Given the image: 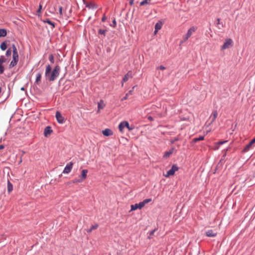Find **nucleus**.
Here are the masks:
<instances>
[{"mask_svg": "<svg viewBox=\"0 0 255 255\" xmlns=\"http://www.w3.org/2000/svg\"><path fill=\"white\" fill-rule=\"evenodd\" d=\"M11 50H10V49H8L6 52V55L7 56H9L11 55Z\"/></svg>", "mask_w": 255, "mask_h": 255, "instance_id": "35", "label": "nucleus"}, {"mask_svg": "<svg viewBox=\"0 0 255 255\" xmlns=\"http://www.w3.org/2000/svg\"><path fill=\"white\" fill-rule=\"evenodd\" d=\"M86 6L87 7L90 9H95L97 7V5L95 3L92 2L87 3Z\"/></svg>", "mask_w": 255, "mask_h": 255, "instance_id": "20", "label": "nucleus"}, {"mask_svg": "<svg viewBox=\"0 0 255 255\" xmlns=\"http://www.w3.org/2000/svg\"><path fill=\"white\" fill-rule=\"evenodd\" d=\"M13 60L11 61L10 64V66L14 67L17 64L18 61V56L12 55Z\"/></svg>", "mask_w": 255, "mask_h": 255, "instance_id": "13", "label": "nucleus"}, {"mask_svg": "<svg viewBox=\"0 0 255 255\" xmlns=\"http://www.w3.org/2000/svg\"><path fill=\"white\" fill-rule=\"evenodd\" d=\"M42 21L44 23H47L49 25L51 26V29H53L55 27V24L54 22H52L49 19L46 18L44 20H43Z\"/></svg>", "mask_w": 255, "mask_h": 255, "instance_id": "19", "label": "nucleus"}, {"mask_svg": "<svg viewBox=\"0 0 255 255\" xmlns=\"http://www.w3.org/2000/svg\"><path fill=\"white\" fill-rule=\"evenodd\" d=\"M218 24H219L220 23V19L219 18H218Z\"/></svg>", "mask_w": 255, "mask_h": 255, "instance_id": "46", "label": "nucleus"}, {"mask_svg": "<svg viewBox=\"0 0 255 255\" xmlns=\"http://www.w3.org/2000/svg\"><path fill=\"white\" fill-rule=\"evenodd\" d=\"M206 235L209 237H214L217 235V233L212 230H209L206 232Z\"/></svg>", "mask_w": 255, "mask_h": 255, "instance_id": "16", "label": "nucleus"}, {"mask_svg": "<svg viewBox=\"0 0 255 255\" xmlns=\"http://www.w3.org/2000/svg\"><path fill=\"white\" fill-rule=\"evenodd\" d=\"M196 27L195 26L191 27L187 31L186 34L183 37V40L181 42L183 43L187 41L188 38L192 35L193 32L196 30Z\"/></svg>", "mask_w": 255, "mask_h": 255, "instance_id": "4", "label": "nucleus"}, {"mask_svg": "<svg viewBox=\"0 0 255 255\" xmlns=\"http://www.w3.org/2000/svg\"><path fill=\"white\" fill-rule=\"evenodd\" d=\"M178 170V167L176 165H173L171 168L167 171L166 175H164L165 177H169L171 175H173L175 172V171Z\"/></svg>", "mask_w": 255, "mask_h": 255, "instance_id": "7", "label": "nucleus"}, {"mask_svg": "<svg viewBox=\"0 0 255 255\" xmlns=\"http://www.w3.org/2000/svg\"><path fill=\"white\" fill-rule=\"evenodd\" d=\"M82 182V181L79 178V179H75L72 181V183H80Z\"/></svg>", "mask_w": 255, "mask_h": 255, "instance_id": "34", "label": "nucleus"}, {"mask_svg": "<svg viewBox=\"0 0 255 255\" xmlns=\"http://www.w3.org/2000/svg\"><path fill=\"white\" fill-rule=\"evenodd\" d=\"M52 132H53V130L50 126L46 127L45 128L44 131V136L46 137H48L52 133Z\"/></svg>", "mask_w": 255, "mask_h": 255, "instance_id": "11", "label": "nucleus"}, {"mask_svg": "<svg viewBox=\"0 0 255 255\" xmlns=\"http://www.w3.org/2000/svg\"><path fill=\"white\" fill-rule=\"evenodd\" d=\"M128 94H126L125 96L122 99V101L126 100L128 99Z\"/></svg>", "mask_w": 255, "mask_h": 255, "instance_id": "38", "label": "nucleus"}, {"mask_svg": "<svg viewBox=\"0 0 255 255\" xmlns=\"http://www.w3.org/2000/svg\"><path fill=\"white\" fill-rule=\"evenodd\" d=\"M102 133L103 134L105 135V136H110V135H111L113 134V131H112V130H111L109 128H106L105 129V130H103L102 131Z\"/></svg>", "mask_w": 255, "mask_h": 255, "instance_id": "18", "label": "nucleus"}, {"mask_svg": "<svg viewBox=\"0 0 255 255\" xmlns=\"http://www.w3.org/2000/svg\"><path fill=\"white\" fill-rule=\"evenodd\" d=\"M218 116V112L217 111H214L210 116V119H211V123L209 125L212 124L216 120L217 117Z\"/></svg>", "mask_w": 255, "mask_h": 255, "instance_id": "17", "label": "nucleus"}, {"mask_svg": "<svg viewBox=\"0 0 255 255\" xmlns=\"http://www.w3.org/2000/svg\"><path fill=\"white\" fill-rule=\"evenodd\" d=\"M21 90H24V88H21Z\"/></svg>", "mask_w": 255, "mask_h": 255, "instance_id": "48", "label": "nucleus"}, {"mask_svg": "<svg viewBox=\"0 0 255 255\" xmlns=\"http://www.w3.org/2000/svg\"><path fill=\"white\" fill-rule=\"evenodd\" d=\"M151 201V199H146L144 200L142 202H140L138 204H135L134 205H131V210L133 211L137 209H142L146 204L150 202Z\"/></svg>", "mask_w": 255, "mask_h": 255, "instance_id": "2", "label": "nucleus"}, {"mask_svg": "<svg viewBox=\"0 0 255 255\" xmlns=\"http://www.w3.org/2000/svg\"><path fill=\"white\" fill-rule=\"evenodd\" d=\"M1 88L0 87V93L1 92Z\"/></svg>", "mask_w": 255, "mask_h": 255, "instance_id": "51", "label": "nucleus"}, {"mask_svg": "<svg viewBox=\"0 0 255 255\" xmlns=\"http://www.w3.org/2000/svg\"><path fill=\"white\" fill-rule=\"evenodd\" d=\"M13 190V185L9 181L7 182V191L10 193Z\"/></svg>", "mask_w": 255, "mask_h": 255, "instance_id": "22", "label": "nucleus"}, {"mask_svg": "<svg viewBox=\"0 0 255 255\" xmlns=\"http://www.w3.org/2000/svg\"><path fill=\"white\" fill-rule=\"evenodd\" d=\"M172 154V151L171 150H169L168 151H167V152H165L164 155H163V157L164 158H168L169 157L171 154Z\"/></svg>", "mask_w": 255, "mask_h": 255, "instance_id": "26", "label": "nucleus"}, {"mask_svg": "<svg viewBox=\"0 0 255 255\" xmlns=\"http://www.w3.org/2000/svg\"><path fill=\"white\" fill-rule=\"evenodd\" d=\"M59 11L60 15L61 16H62V14H63L62 13V7L61 6L59 7Z\"/></svg>", "mask_w": 255, "mask_h": 255, "instance_id": "37", "label": "nucleus"}, {"mask_svg": "<svg viewBox=\"0 0 255 255\" xmlns=\"http://www.w3.org/2000/svg\"><path fill=\"white\" fill-rule=\"evenodd\" d=\"M204 138V136H200L198 138H194L193 139V142H196L198 141H200V140H203Z\"/></svg>", "mask_w": 255, "mask_h": 255, "instance_id": "27", "label": "nucleus"}, {"mask_svg": "<svg viewBox=\"0 0 255 255\" xmlns=\"http://www.w3.org/2000/svg\"><path fill=\"white\" fill-rule=\"evenodd\" d=\"M1 49L3 51L5 50L7 48V44L5 42H3L0 45Z\"/></svg>", "mask_w": 255, "mask_h": 255, "instance_id": "25", "label": "nucleus"}, {"mask_svg": "<svg viewBox=\"0 0 255 255\" xmlns=\"http://www.w3.org/2000/svg\"><path fill=\"white\" fill-rule=\"evenodd\" d=\"M116 19H114L113 21V25H112V26H113L114 27H115L116 26Z\"/></svg>", "mask_w": 255, "mask_h": 255, "instance_id": "39", "label": "nucleus"}, {"mask_svg": "<svg viewBox=\"0 0 255 255\" xmlns=\"http://www.w3.org/2000/svg\"><path fill=\"white\" fill-rule=\"evenodd\" d=\"M227 141H228L227 140H224V141H219L218 142L216 143V146L215 148L216 149H218L219 148V145L223 144L227 142Z\"/></svg>", "mask_w": 255, "mask_h": 255, "instance_id": "28", "label": "nucleus"}, {"mask_svg": "<svg viewBox=\"0 0 255 255\" xmlns=\"http://www.w3.org/2000/svg\"><path fill=\"white\" fill-rule=\"evenodd\" d=\"M106 31L107 30L100 29L98 30V33L101 35H103L104 36H105Z\"/></svg>", "mask_w": 255, "mask_h": 255, "instance_id": "30", "label": "nucleus"}, {"mask_svg": "<svg viewBox=\"0 0 255 255\" xmlns=\"http://www.w3.org/2000/svg\"><path fill=\"white\" fill-rule=\"evenodd\" d=\"M159 68L161 70H164L165 69V67L163 66V65H160L159 67Z\"/></svg>", "mask_w": 255, "mask_h": 255, "instance_id": "40", "label": "nucleus"}, {"mask_svg": "<svg viewBox=\"0 0 255 255\" xmlns=\"http://www.w3.org/2000/svg\"><path fill=\"white\" fill-rule=\"evenodd\" d=\"M49 60L52 63H54V58L52 54H50L49 56Z\"/></svg>", "mask_w": 255, "mask_h": 255, "instance_id": "32", "label": "nucleus"}, {"mask_svg": "<svg viewBox=\"0 0 255 255\" xmlns=\"http://www.w3.org/2000/svg\"><path fill=\"white\" fill-rule=\"evenodd\" d=\"M60 72V67L59 65H56L51 72V67L50 65L46 67L45 76L49 81H54L59 76Z\"/></svg>", "mask_w": 255, "mask_h": 255, "instance_id": "1", "label": "nucleus"}, {"mask_svg": "<svg viewBox=\"0 0 255 255\" xmlns=\"http://www.w3.org/2000/svg\"><path fill=\"white\" fill-rule=\"evenodd\" d=\"M255 137L244 148L243 152H247L255 146Z\"/></svg>", "mask_w": 255, "mask_h": 255, "instance_id": "6", "label": "nucleus"}, {"mask_svg": "<svg viewBox=\"0 0 255 255\" xmlns=\"http://www.w3.org/2000/svg\"><path fill=\"white\" fill-rule=\"evenodd\" d=\"M57 122L59 124H63L64 121V118L62 116L61 113L59 111H57L55 115Z\"/></svg>", "mask_w": 255, "mask_h": 255, "instance_id": "8", "label": "nucleus"}, {"mask_svg": "<svg viewBox=\"0 0 255 255\" xmlns=\"http://www.w3.org/2000/svg\"><path fill=\"white\" fill-rule=\"evenodd\" d=\"M12 50L17 49L16 46H15V45L14 44H12Z\"/></svg>", "mask_w": 255, "mask_h": 255, "instance_id": "42", "label": "nucleus"}, {"mask_svg": "<svg viewBox=\"0 0 255 255\" xmlns=\"http://www.w3.org/2000/svg\"><path fill=\"white\" fill-rule=\"evenodd\" d=\"M107 19V17L105 15H104L103 17H102V21H105Z\"/></svg>", "mask_w": 255, "mask_h": 255, "instance_id": "41", "label": "nucleus"}, {"mask_svg": "<svg viewBox=\"0 0 255 255\" xmlns=\"http://www.w3.org/2000/svg\"><path fill=\"white\" fill-rule=\"evenodd\" d=\"M150 1H151V0H143L140 2V5H144L145 4H148L150 3Z\"/></svg>", "mask_w": 255, "mask_h": 255, "instance_id": "29", "label": "nucleus"}, {"mask_svg": "<svg viewBox=\"0 0 255 255\" xmlns=\"http://www.w3.org/2000/svg\"><path fill=\"white\" fill-rule=\"evenodd\" d=\"M125 127L127 128L129 130H131L133 128H131L129 127V124L128 122L124 121L121 123L119 126V130L121 132H123V129Z\"/></svg>", "mask_w": 255, "mask_h": 255, "instance_id": "5", "label": "nucleus"}, {"mask_svg": "<svg viewBox=\"0 0 255 255\" xmlns=\"http://www.w3.org/2000/svg\"><path fill=\"white\" fill-rule=\"evenodd\" d=\"M22 161V160L21 159L20 161H19V163H21Z\"/></svg>", "mask_w": 255, "mask_h": 255, "instance_id": "50", "label": "nucleus"}, {"mask_svg": "<svg viewBox=\"0 0 255 255\" xmlns=\"http://www.w3.org/2000/svg\"><path fill=\"white\" fill-rule=\"evenodd\" d=\"M130 4H132V1H130Z\"/></svg>", "mask_w": 255, "mask_h": 255, "instance_id": "49", "label": "nucleus"}, {"mask_svg": "<svg viewBox=\"0 0 255 255\" xmlns=\"http://www.w3.org/2000/svg\"><path fill=\"white\" fill-rule=\"evenodd\" d=\"M154 231H155V230H153L152 232H151V233H150V235H153Z\"/></svg>", "mask_w": 255, "mask_h": 255, "instance_id": "45", "label": "nucleus"}, {"mask_svg": "<svg viewBox=\"0 0 255 255\" xmlns=\"http://www.w3.org/2000/svg\"><path fill=\"white\" fill-rule=\"evenodd\" d=\"M161 28V25L158 24L156 23L155 25V31L154 33L156 34V32L158 31V30L160 29Z\"/></svg>", "mask_w": 255, "mask_h": 255, "instance_id": "31", "label": "nucleus"}, {"mask_svg": "<svg viewBox=\"0 0 255 255\" xmlns=\"http://www.w3.org/2000/svg\"><path fill=\"white\" fill-rule=\"evenodd\" d=\"M105 106V104H104V102L103 100H101L98 104V111L97 113H99L100 112V110L103 109Z\"/></svg>", "mask_w": 255, "mask_h": 255, "instance_id": "15", "label": "nucleus"}, {"mask_svg": "<svg viewBox=\"0 0 255 255\" xmlns=\"http://www.w3.org/2000/svg\"><path fill=\"white\" fill-rule=\"evenodd\" d=\"M41 9H42V4L41 3H40V4L39 5V8L37 11V13H38V15L39 14V13H41Z\"/></svg>", "mask_w": 255, "mask_h": 255, "instance_id": "33", "label": "nucleus"}, {"mask_svg": "<svg viewBox=\"0 0 255 255\" xmlns=\"http://www.w3.org/2000/svg\"><path fill=\"white\" fill-rule=\"evenodd\" d=\"M88 170L87 169H83L82 171V174L79 176V179L83 182L86 178H87V174L88 173Z\"/></svg>", "mask_w": 255, "mask_h": 255, "instance_id": "12", "label": "nucleus"}, {"mask_svg": "<svg viewBox=\"0 0 255 255\" xmlns=\"http://www.w3.org/2000/svg\"><path fill=\"white\" fill-rule=\"evenodd\" d=\"M41 74L40 73H38L36 74V79H35V83L39 85L40 84V81H41Z\"/></svg>", "mask_w": 255, "mask_h": 255, "instance_id": "21", "label": "nucleus"}, {"mask_svg": "<svg viewBox=\"0 0 255 255\" xmlns=\"http://www.w3.org/2000/svg\"><path fill=\"white\" fill-rule=\"evenodd\" d=\"M12 51H13V55H12L18 56V52H17V49L12 50Z\"/></svg>", "mask_w": 255, "mask_h": 255, "instance_id": "36", "label": "nucleus"}, {"mask_svg": "<svg viewBox=\"0 0 255 255\" xmlns=\"http://www.w3.org/2000/svg\"><path fill=\"white\" fill-rule=\"evenodd\" d=\"M73 165V163L71 162L68 163L66 165V167H65V168L63 171V173H67V174L70 173L72 169Z\"/></svg>", "mask_w": 255, "mask_h": 255, "instance_id": "9", "label": "nucleus"}, {"mask_svg": "<svg viewBox=\"0 0 255 255\" xmlns=\"http://www.w3.org/2000/svg\"><path fill=\"white\" fill-rule=\"evenodd\" d=\"M6 62V59L1 57L0 58V73L2 74L4 72V67L2 66V64Z\"/></svg>", "mask_w": 255, "mask_h": 255, "instance_id": "14", "label": "nucleus"}, {"mask_svg": "<svg viewBox=\"0 0 255 255\" xmlns=\"http://www.w3.org/2000/svg\"><path fill=\"white\" fill-rule=\"evenodd\" d=\"M132 77L131 71H128L124 76L123 79V82L122 84V86H123L124 82H127L129 78H131Z\"/></svg>", "mask_w": 255, "mask_h": 255, "instance_id": "10", "label": "nucleus"}, {"mask_svg": "<svg viewBox=\"0 0 255 255\" xmlns=\"http://www.w3.org/2000/svg\"><path fill=\"white\" fill-rule=\"evenodd\" d=\"M148 119L149 120H150V121H152V120H153V118H152L151 117H150V116H149V117H148Z\"/></svg>", "mask_w": 255, "mask_h": 255, "instance_id": "43", "label": "nucleus"}, {"mask_svg": "<svg viewBox=\"0 0 255 255\" xmlns=\"http://www.w3.org/2000/svg\"><path fill=\"white\" fill-rule=\"evenodd\" d=\"M128 94V95L131 94V91H129Z\"/></svg>", "mask_w": 255, "mask_h": 255, "instance_id": "47", "label": "nucleus"}, {"mask_svg": "<svg viewBox=\"0 0 255 255\" xmlns=\"http://www.w3.org/2000/svg\"><path fill=\"white\" fill-rule=\"evenodd\" d=\"M98 227V224L93 225L89 230H87L88 233H91L93 230H96Z\"/></svg>", "mask_w": 255, "mask_h": 255, "instance_id": "24", "label": "nucleus"}, {"mask_svg": "<svg viewBox=\"0 0 255 255\" xmlns=\"http://www.w3.org/2000/svg\"><path fill=\"white\" fill-rule=\"evenodd\" d=\"M233 45V41L231 38L226 39L223 45L221 46V50L223 51L230 48Z\"/></svg>", "mask_w": 255, "mask_h": 255, "instance_id": "3", "label": "nucleus"}, {"mask_svg": "<svg viewBox=\"0 0 255 255\" xmlns=\"http://www.w3.org/2000/svg\"><path fill=\"white\" fill-rule=\"evenodd\" d=\"M6 35V31L4 29H0V37H4Z\"/></svg>", "mask_w": 255, "mask_h": 255, "instance_id": "23", "label": "nucleus"}, {"mask_svg": "<svg viewBox=\"0 0 255 255\" xmlns=\"http://www.w3.org/2000/svg\"><path fill=\"white\" fill-rule=\"evenodd\" d=\"M4 148V146L3 145H0V150Z\"/></svg>", "mask_w": 255, "mask_h": 255, "instance_id": "44", "label": "nucleus"}]
</instances>
